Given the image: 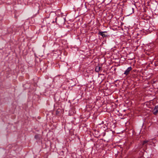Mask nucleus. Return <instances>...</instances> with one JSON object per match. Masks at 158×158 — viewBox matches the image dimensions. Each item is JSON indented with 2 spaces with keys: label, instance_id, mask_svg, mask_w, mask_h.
Segmentation results:
<instances>
[{
  "label": "nucleus",
  "instance_id": "obj_8",
  "mask_svg": "<svg viewBox=\"0 0 158 158\" xmlns=\"http://www.w3.org/2000/svg\"><path fill=\"white\" fill-rule=\"evenodd\" d=\"M105 134H106L105 133H103V136L105 135Z\"/></svg>",
  "mask_w": 158,
  "mask_h": 158
},
{
  "label": "nucleus",
  "instance_id": "obj_4",
  "mask_svg": "<svg viewBox=\"0 0 158 158\" xmlns=\"http://www.w3.org/2000/svg\"><path fill=\"white\" fill-rule=\"evenodd\" d=\"M149 141L147 140H145L143 141L142 143V145L144 146H146L147 144H148Z\"/></svg>",
  "mask_w": 158,
  "mask_h": 158
},
{
  "label": "nucleus",
  "instance_id": "obj_1",
  "mask_svg": "<svg viewBox=\"0 0 158 158\" xmlns=\"http://www.w3.org/2000/svg\"><path fill=\"white\" fill-rule=\"evenodd\" d=\"M152 112L153 114L155 115L158 114V105L155 106L152 110Z\"/></svg>",
  "mask_w": 158,
  "mask_h": 158
},
{
  "label": "nucleus",
  "instance_id": "obj_6",
  "mask_svg": "<svg viewBox=\"0 0 158 158\" xmlns=\"http://www.w3.org/2000/svg\"><path fill=\"white\" fill-rule=\"evenodd\" d=\"M134 9L133 8H132L131 9V10H132V11L131 12V13L129 14V15L130 14H132V13H133L134 11Z\"/></svg>",
  "mask_w": 158,
  "mask_h": 158
},
{
  "label": "nucleus",
  "instance_id": "obj_5",
  "mask_svg": "<svg viewBox=\"0 0 158 158\" xmlns=\"http://www.w3.org/2000/svg\"><path fill=\"white\" fill-rule=\"evenodd\" d=\"M101 69V67L99 66H97L96 67L95 71L97 72H99Z\"/></svg>",
  "mask_w": 158,
  "mask_h": 158
},
{
  "label": "nucleus",
  "instance_id": "obj_7",
  "mask_svg": "<svg viewBox=\"0 0 158 158\" xmlns=\"http://www.w3.org/2000/svg\"><path fill=\"white\" fill-rule=\"evenodd\" d=\"M38 135H35V139H38Z\"/></svg>",
  "mask_w": 158,
  "mask_h": 158
},
{
  "label": "nucleus",
  "instance_id": "obj_2",
  "mask_svg": "<svg viewBox=\"0 0 158 158\" xmlns=\"http://www.w3.org/2000/svg\"><path fill=\"white\" fill-rule=\"evenodd\" d=\"M132 69V68L131 67H128L125 71L124 73V74L126 75H127L129 73L130 71Z\"/></svg>",
  "mask_w": 158,
  "mask_h": 158
},
{
  "label": "nucleus",
  "instance_id": "obj_9",
  "mask_svg": "<svg viewBox=\"0 0 158 158\" xmlns=\"http://www.w3.org/2000/svg\"><path fill=\"white\" fill-rule=\"evenodd\" d=\"M55 19H56V21H55V22H56V20H57V17H56V18Z\"/></svg>",
  "mask_w": 158,
  "mask_h": 158
},
{
  "label": "nucleus",
  "instance_id": "obj_3",
  "mask_svg": "<svg viewBox=\"0 0 158 158\" xmlns=\"http://www.w3.org/2000/svg\"><path fill=\"white\" fill-rule=\"evenodd\" d=\"M106 32V31L99 32H98V34L101 35L103 37H106L107 36V35L104 34V33Z\"/></svg>",
  "mask_w": 158,
  "mask_h": 158
}]
</instances>
